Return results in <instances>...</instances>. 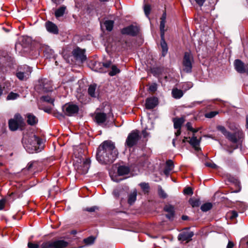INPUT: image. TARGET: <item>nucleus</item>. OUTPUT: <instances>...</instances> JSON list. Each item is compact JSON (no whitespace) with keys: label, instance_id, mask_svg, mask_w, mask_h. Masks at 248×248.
Masks as SVG:
<instances>
[{"label":"nucleus","instance_id":"1","mask_svg":"<svg viewBox=\"0 0 248 248\" xmlns=\"http://www.w3.org/2000/svg\"><path fill=\"white\" fill-rule=\"evenodd\" d=\"M118 151L113 142L110 140L104 141L98 147L96 159L101 164L113 162L117 158Z\"/></svg>","mask_w":248,"mask_h":248},{"label":"nucleus","instance_id":"2","mask_svg":"<svg viewBox=\"0 0 248 248\" xmlns=\"http://www.w3.org/2000/svg\"><path fill=\"white\" fill-rule=\"evenodd\" d=\"M23 141L26 144L27 150L30 153L36 152L42 143V140L35 135L30 136L28 139L24 137Z\"/></svg>","mask_w":248,"mask_h":248},{"label":"nucleus","instance_id":"3","mask_svg":"<svg viewBox=\"0 0 248 248\" xmlns=\"http://www.w3.org/2000/svg\"><path fill=\"white\" fill-rule=\"evenodd\" d=\"M68 243L63 240L49 241L43 243L40 248H65Z\"/></svg>","mask_w":248,"mask_h":248},{"label":"nucleus","instance_id":"4","mask_svg":"<svg viewBox=\"0 0 248 248\" xmlns=\"http://www.w3.org/2000/svg\"><path fill=\"white\" fill-rule=\"evenodd\" d=\"M140 138V132L138 130L132 131L128 135L125 141V144L128 147L135 145Z\"/></svg>","mask_w":248,"mask_h":248},{"label":"nucleus","instance_id":"5","mask_svg":"<svg viewBox=\"0 0 248 248\" xmlns=\"http://www.w3.org/2000/svg\"><path fill=\"white\" fill-rule=\"evenodd\" d=\"M31 69L27 65H24L17 69L16 77L20 80H26L29 78L31 73Z\"/></svg>","mask_w":248,"mask_h":248},{"label":"nucleus","instance_id":"6","mask_svg":"<svg viewBox=\"0 0 248 248\" xmlns=\"http://www.w3.org/2000/svg\"><path fill=\"white\" fill-rule=\"evenodd\" d=\"M193 57L189 52H185L183 61V70L186 73H191L192 71V62Z\"/></svg>","mask_w":248,"mask_h":248},{"label":"nucleus","instance_id":"7","mask_svg":"<svg viewBox=\"0 0 248 248\" xmlns=\"http://www.w3.org/2000/svg\"><path fill=\"white\" fill-rule=\"evenodd\" d=\"M64 114L71 116L78 112L79 108L78 105L73 104H67L63 107Z\"/></svg>","mask_w":248,"mask_h":248},{"label":"nucleus","instance_id":"8","mask_svg":"<svg viewBox=\"0 0 248 248\" xmlns=\"http://www.w3.org/2000/svg\"><path fill=\"white\" fill-rule=\"evenodd\" d=\"M244 137V133L242 130H238L234 133L230 132L227 138L232 143H236L239 142Z\"/></svg>","mask_w":248,"mask_h":248},{"label":"nucleus","instance_id":"9","mask_svg":"<svg viewBox=\"0 0 248 248\" xmlns=\"http://www.w3.org/2000/svg\"><path fill=\"white\" fill-rule=\"evenodd\" d=\"M94 121L99 125H106L105 122L107 120V114L104 112H96L94 114Z\"/></svg>","mask_w":248,"mask_h":248},{"label":"nucleus","instance_id":"10","mask_svg":"<svg viewBox=\"0 0 248 248\" xmlns=\"http://www.w3.org/2000/svg\"><path fill=\"white\" fill-rule=\"evenodd\" d=\"M72 54L77 60L83 62L86 60V56L85 54V50L77 47L72 51Z\"/></svg>","mask_w":248,"mask_h":248},{"label":"nucleus","instance_id":"11","mask_svg":"<svg viewBox=\"0 0 248 248\" xmlns=\"http://www.w3.org/2000/svg\"><path fill=\"white\" fill-rule=\"evenodd\" d=\"M139 32V29L137 26L130 25L123 28L121 30V33L123 34H127L134 36L136 35Z\"/></svg>","mask_w":248,"mask_h":248},{"label":"nucleus","instance_id":"12","mask_svg":"<svg viewBox=\"0 0 248 248\" xmlns=\"http://www.w3.org/2000/svg\"><path fill=\"white\" fill-rule=\"evenodd\" d=\"M21 117L19 114H16L14 119H11L9 121V127L12 131H15L17 129L18 127V123Z\"/></svg>","mask_w":248,"mask_h":248},{"label":"nucleus","instance_id":"13","mask_svg":"<svg viewBox=\"0 0 248 248\" xmlns=\"http://www.w3.org/2000/svg\"><path fill=\"white\" fill-rule=\"evenodd\" d=\"M158 103V101L157 97H151L147 98L145 103L146 108L148 109L154 108L157 105Z\"/></svg>","mask_w":248,"mask_h":248},{"label":"nucleus","instance_id":"14","mask_svg":"<svg viewBox=\"0 0 248 248\" xmlns=\"http://www.w3.org/2000/svg\"><path fill=\"white\" fill-rule=\"evenodd\" d=\"M40 86V89L44 92H48L52 90L51 82L46 79L42 80Z\"/></svg>","mask_w":248,"mask_h":248},{"label":"nucleus","instance_id":"15","mask_svg":"<svg viewBox=\"0 0 248 248\" xmlns=\"http://www.w3.org/2000/svg\"><path fill=\"white\" fill-rule=\"evenodd\" d=\"M193 232L190 231L184 232L180 233L178 235V239L182 241L188 242L191 240V237L193 236Z\"/></svg>","mask_w":248,"mask_h":248},{"label":"nucleus","instance_id":"16","mask_svg":"<svg viewBox=\"0 0 248 248\" xmlns=\"http://www.w3.org/2000/svg\"><path fill=\"white\" fill-rule=\"evenodd\" d=\"M46 27L47 31L54 34H58L59 31L57 26L53 23L50 21H47L46 23Z\"/></svg>","mask_w":248,"mask_h":248},{"label":"nucleus","instance_id":"17","mask_svg":"<svg viewBox=\"0 0 248 248\" xmlns=\"http://www.w3.org/2000/svg\"><path fill=\"white\" fill-rule=\"evenodd\" d=\"M164 210L167 212L168 214L166 215V217L169 219H171L174 216V207L170 204L166 205L164 207Z\"/></svg>","mask_w":248,"mask_h":248},{"label":"nucleus","instance_id":"18","mask_svg":"<svg viewBox=\"0 0 248 248\" xmlns=\"http://www.w3.org/2000/svg\"><path fill=\"white\" fill-rule=\"evenodd\" d=\"M27 122L28 124L31 125H34L38 123L37 118L31 113H28L26 114Z\"/></svg>","mask_w":248,"mask_h":248},{"label":"nucleus","instance_id":"19","mask_svg":"<svg viewBox=\"0 0 248 248\" xmlns=\"http://www.w3.org/2000/svg\"><path fill=\"white\" fill-rule=\"evenodd\" d=\"M189 142L196 151H198L200 150V148L199 147L200 143V140H198L197 137L194 135L191 137Z\"/></svg>","mask_w":248,"mask_h":248},{"label":"nucleus","instance_id":"20","mask_svg":"<svg viewBox=\"0 0 248 248\" xmlns=\"http://www.w3.org/2000/svg\"><path fill=\"white\" fill-rule=\"evenodd\" d=\"M171 94L173 98L178 99H180L183 96L184 93L182 90L175 88L172 90Z\"/></svg>","mask_w":248,"mask_h":248},{"label":"nucleus","instance_id":"21","mask_svg":"<svg viewBox=\"0 0 248 248\" xmlns=\"http://www.w3.org/2000/svg\"><path fill=\"white\" fill-rule=\"evenodd\" d=\"M98 65L99 66H103V67H100L99 69L97 70V71L100 73H104L106 72V70L103 69V68H108V67H111V62L110 61L106 62L101 63L100 62L96 63L95 65Z\"/></svg>","mask_w":248,"mask_h":248},{"label":"nucleus","instance_id":"22","mask_svg":"<svg viewBox=\"0 0 248 248\" xmlns=\"http://www.w3.org/2000/svg\"><path fill=\"white\" fill-rule=\"evenodd\" d=\"M173 168V162L171 160H169L166 162V166L164 170V173L166 175L168 176L170 174V171Z\"/></svg>","mask_w":248,"mask_h":248},{"label":"nucleus","instance_id":"23","mask_svg":"<svg viewBox=\"0 0 248 248\" xmlns=\"http://www.w3.org/2000/svg\"><path fill=\"white\" fill-rule=\"evenodd\" d=\"M130 172V169L125 166H120L118 169V173L119 175L122 176L128 174Z\"/></svg>","mask_w":248,"mask_h":248},{"label":"nucleus","instance_id":"24","mask_svg":"<svg viewBox=\"0 0 248 248\" xmlns=\"http://www.w3.org/2000/svg\"><path fill=\"white\" fill-rule=\"evenodd\" d=\"M160 45L162 48V55L165 56L167 53L168 50L167 44L165 40V36H163V38L161 37Z\"/></svg>","mask_w":248,"mask_h":248},{"label":"nucleus","instance_id":"25","mask_svg":"<svg viewBox=\"0 0 248 248\" xmlns=\"http://www.w3.org/2000/svg\"><path fill=\"white\" fill-rule=\"evenodd\" d=\"M174 128L175 129H181V126L185 122L184 118H174L173 120Z\"/></svg>","mask_w":248,"mask_h":248},{"label":"nucleus","instance_id":"26","mask_svg":"<svg viewBox=\"0 0 248 248\" xmlns=\"http://www.w3.org/2000/svg\"><path fill=\"white\" fill-rule=\"evenodd\" d=\"M91 161L88 158H86L83 160L82 166H81L83 173H86L90 168Z\"/></svg>","mask_w":248,"mask_h":248},{"label":"nucleus","instance_id":"27","mask_svg":"<svg viewBox=\"0 0 248 248\" xmlns=\"http://www.w3.org/2000/svg\"><path fill=\"white\" fill-rule=\"evenodd\" d=\"M137 192L136 190H134L129 194L128 199V203L129 204L132 205L135 202L137 199Z\"/></svg>","mask_w":248,"mask_h":248},{"label":"nucleus","instance_id":"28","mask_svg":"<svg viewBox=\"0 0 248 248\" xmlns=\"http://www.w3.org/2000/svg\"><path fill=\"white\" fill-rule=\"evenodd\" d=\"M66 7L62 5L57 9L55 12V16L56 18L61 17L63 16L66 10Z\"/></svg>","mask_w":248,"mask_h":248},{"label":"nucleus","instance_id":"29","mask_svg":"<svg viewBox=\"0 0 248 248\" xmlns=\"http://www.w3.org/2000/svg\"><path fill=\"white\" fill-rule=\"evenodd\" d=\"M96 84H91L89 86L88 89V94L93 97H95L96 96V92L95 90L96 89Z\"/></svg>","mask_w":248,"mask_h":248},{"label":"nucleus","instance_id":"30","mask_svg":"<svg viewBox=\"0 0 248 248\" xmlns=\"http://www.w3.org/2000/svg\"><path fill=\"white\" fill-rule=\"evenodd\" d=\"M217 129L220 131L222 134L226 138H227L228 136L229 135L230 132L228 131L226 128L222 125H218L217 127Z\"/></svg>","mask_w":248,"mask_h":248},{"label":"nucleus","instance_id":"31","mask_svg":"<svg viewBox=\"0 0 248 248\" xmlns=\"http://www.w3.org/2000/svg\"><path fill=\"white\" fill-rule=\"evenodd\" d=\"M104 25L108 31H111L113 28L114 21L112 20H107L104 22Z\"/></svg>","mask_w":248,"mask_h":248},{"label":"nucleus","instance_id":"32","mask_svg":"<svg viewBox=\"0 0 248 248\" xmlns=\"http://www.w3.org/2000/svg\"><path fill=\"white\" fill-rule=\"evenodd\" d=\"M189 202L193 207H198L201 203L199 199L194 198H191L189 200Z\"/></svg>","mask_w":248,"mask_h":248},{"label":"nucleus","instance_id":"33","mask_svg":"<svg viewBox=\"0 0 248 248\" xmlns=\"http://www.w3.org/2000/svg\"><path fill=\"white\" fill-rule=\"evenodd\" d=\"M120 70L116 66L112 65L111 66V70L109 72L108 74L110 76H114L117 74L119 73Z\"/></svg>","mask_w":248,"mask_h":248},{"label":"nucleus","instance_id":"34","mask_svg":"<svg viewBox=\"0 0 248 248\" xmlns=\"http://www.w3.org/2000/svg\"><path fill=\"white\" fill-rule=\"evenodd\" d=\"M238 216L237 213L235 211H231L226 214V217L230 219H233Z\"/></svg>","mask_w":248,"mask_h":248},{"label":"nucleus","instance_id":"35","mask_svg":"<svg viewBox=\"0 0 248 248\" xmlns=\"http://www.w3.org/2000/svg\"><path fill=\"white\" fill-rule=\"evenodd\" d=\"M165 23L166 22L160 21V37H163L165 36V33L166 31L165 29Z\"/></svg>","mask_w":248,"mask_h":248},{"label":"nucleus","instance_id":"36","mask_svg":"<svg viewBox=\"0 0 248 248\" xmlns=\"http://www.w3.org/2000/svg\"><path fill=\"white\" fill-rule=\"evenodd\" d=\"M192 87V84L191 82H186L182 84L181 86L182 90L184 92L190 89Z\"/></svg>","mask_w":248,"mask_h":248},{"label":"nucleus","instance_id":"37","mask_svg":"<svg viewBox=\"0 0 248 248\" xmlns=\"http://www.w3.org/2000/svg\"><path fill=\"white\" fill-rule=\"evenodd\" d=\"M212 207V203L207 202L203 204L201 207V210L203 212H206L211 209Z\"/></svg>","mask_w":248,"mask_h":248},{"label":"nucleus","instance_id":"38","mask_svg":"<svg viewBox=\"0 0 248 248\" xmlns=\"http://www.w3.org/2000/svg\"><path fill=\"white\" fill-rule=\"evenodd\" d=\"M19 97V95L13 92H11L7 96V100H14Z\"/></svg>","mask_w":248,"mask_h":248},{"label":"nucleus","instance_id":"39","mask_svg":"<svg viewBox=\"0 0 248 248\" xmlns=\"http://www.w3.org/2000/svg\"><path fill=\"white\" fill-rule=\"evenodd\" d=\"M41 99L44 101H45V102H48V103H49L52 105H53V103H54V99L53 98H51L50 97H49V96H43L41 97Z\"/></svg>","mask_w":248,"mask_h":248},{"label":"nucleus","instance_id":"40","mask_svg":"<svg viewBox=\"0 0 248 248\" xmlns=\"http://www.w3.org/2000/svg\"><path fill=\"white\" fill-rule=\"evenodd\" d=\"M94 238L93 236H90L84 239V242L87 245H91L94 243Z\"/></svg>","mask_w":248,"mask_h":248},{"label":"nucleus","instance_id":"41","mask_svg":"<svg viewBox=\"0 0 248 248\" xmlns=\"http://www.w3.org/2000/svg\"><path fill=\"white\" fill-rule=\"evenodd\" d=\"M218 114V112L216 111H211L208 113H206L205 114V117L207 118H212Z\"/></svg>","mask_w":248,"mask_h":248},{"label":"nucleus","instance_id":"42","mask_svg":"<svg viewBox=\"0 0 248 248\" xmlns=\"http://www.w3.org/2000/svg\"><path fill=\"white\" fill-rule=\"evenodd\" d=\"M140 186L141 189L144 191V192H148V189L149 188V184L148 183H141L140 184Z\"/></svg>","mask_w":248,"mask_h":248},{"label":"nucleus","instance_id":"43","mask_svg":"<svg viewBox=\"0 0 248 248\" xmlns=\"http://www.w3.org/2000/svg\"><path fill=\"white\" fill-rule=\"evenodd\" d=\"M151 11V7L149 4H145L144 6V11L145 15L148 16Z\"/></svg>","mask_w":248,"mask_h":248},{"label":"nucleus","instance_id":"44","mask_svg":"<svg viewBox=\"0 0 248 248\" xmlns=\"http://www.w3.org/2000/svg\"><path fill=\"white\" fill-rule=\"evenodd\" d=\"M158 194L160 197L163 199H165L167 197V194L161 188H159L158 190Z\"/></svg>","mask_w":248,"mask_h":248},{"label":"nucleus","instance_id":"45","mask_svg":"<svg viewBox=\"0 0 248 248\" xmlns=\"http://www.w3.org/2000/svg\"><path fill=\"white\" fill-rule=\"evenodd\" d=\"M205 165L206 167L213 169H216L217 168V165L211 162H206Z\"/></svg>","mask_w":248,"mask_h":248},{"label":"nucleus","instance_id":"46","mask_svg":"<svg viewBox=\"0 0 248 248\" xmlns=\"http://www.w3.org/2000/svg\"><path fill=\"white\" fill-rule=\"evenodd\" d=\"M149 90L152 92H155L157 90V84L153 83L149 87Z\"/></svg>","mask_w":248,"mask_h":248},{"label":"nucleus","instance_id":"47","mask_svg":"<svg viewBox=\"0 0 248 248\" xmlns=\"http://www.w3.org/2000/svg\"><path fill=\"white\" fill-rule=\"evenodd\" d=\"M113 194L116 198H118L121 195V190L118 189H115L113 192Z\"/></svg>","mask_w":248,"mask_h":248},{"label":"nucleus","instance_id":"48","mask_svg":"<svg viewBox=\"0 0 248 248\" xmlns=\"http://www.w3.org/2000/svg\"><path fill=\"white\" fill-rule=\"evenodd\" d=\"M184 192L185 194H187V195H190V194H193L192 190L189 187L186 188L185 189H184Z\"/></svg>","mask_w":248,"mask_h":248},{"label":"nucleus","instance_id":"49","mask_svg":"<svg viewBox=\"0 0 248 248\" xmlns=\"http://www.w3.org/2000/svg\"><path fill=\"white\" fill-rule=\"evenodd\" d=\"M28 247L29 248H39V245L37 244H34L31 242H29L28 244Z\"/></svg>","mask_w":248,"mask_h":248},{"label":"nucleus","instance_id":"50","mask_svg":"<svg viewBox=\"0 0 248 248\" xmlns=\"http://www.w3.org/2000/svg\"><path fill=\"white\" fill-rule=\"evenodd\" d=\"M6 202V200L4 199H2L0 200V210H2L5 206V204Z\"/></svg>","mask_w":248,"mask_h":248},{"label":"nucleus","instance_id":"51","mask_svg":"<svg viewBox=\"0 0 248 248\" xmlns=\"http://www.w3.org/2000/svg\"><path fill=\"white\" fill-rule=\"evenodd\" d=\"M96 209H97V207L93 206L91 207L86 208L85 210L89 212H94Z\"/></svg>","mask_w":248,"mask_h":248},{"label":"nucleus","instance_id":"52","mask_svg":"<svg viewBox=\"0 0 248 248\" xmlns=\"http://www.w3.org/2000/svg\"><path fill=\"white\" fill-rule=\"evenodd\" d=\"M229 128H230V129L231 130H233V131H235V130H236V131H237L238 130H239V129H238V126H237L236 125H235V124L230 125L229 126Z\"/></svg>","mask_w":248,"mask_h":248},{"label":"nucleus","instance_id":"53","mask_svg":"<svg viewBox=\"0 0 248 248\" xmlns=\"http://www.w3.org/2000/svg\"><path fill=\"white\" fill-rule=\"evenodd\" d=\"M196 2L200 6H202L203 5L205 0H195Z\"/></svg>","mask_w":248,"mask_h":248},{"label":"nucleus","instance_id":"54","mask_svg":"<svg viewBox=\"0 0 248 248\" xmlns=\"http://www.w3.org/2000/svg\"><path fill=\"white\" fill-rule=\"evenodd\" d=\"M166 17H167V15H166V12H164L163 14H162L161 18H160V21H163V22H166Z\"/></svg>","mask_w":248,"mask_h":248},{"label":"nucleus","instance_id":"55","mask_svg":"<svg viewBox=\"0 0 248 248\" xmlns=\"http://www.w3.org/2000/svg\"><path fill=\"white\" fill-rule=\"evenodd\" d=\"M234 246V244L233 242H232L231 241H229L226 248H233Z\"/></svg>","mask_w":248,"mask_h":248},{"label":"nucleus","instance_id":"56","mask_svg":"<svg viewBox=\"0 0 248 248\" xmlns=\"http://www.w3.org/2000/svg\"><path fill=\"white\" fill-rule=\"evenodd\" d=\"M186 126L187 127V129L189 130V131H191V130H193V128H192V124H191V123H190V122H187L186 124Z\"/></svg>","mask_w":248,"mask_h":248},{"label":"nucleus","instance_id":"57","mask_svg":"<svg viewBox=\"0 0 248 248\" xmlns=\"http://www.w3.org/2000/svg\"><path fill=\"white\" fill-rule=\"evenodd\" d=\"M142 134L143 137L145 138H147L149 135V134L147 132L146 129H144L142 131Z\"/></svg>","mask_w":248,"mask_h":248},{"label":"nucleus","instance_id":"58","mask_svg":"<svg viewBox=\"0 0 248 248\" xmlns=\"http://www.w3.org/2000/svg\"><path fill=\"white\" fill-rule=\"evenodd\" d=\"M56 4H59L64 0H51Z\"/></svg>","mask_w":248,"mask_h":248},{"label":"nucleus","instance_id":"59","mask_svg":"<svg viewBox=\"0 0 248 248\" xmlns=\"http://www.w3.org/2000/svg\"><path fill=\"white\" fill-rule=\"evenodd\" d=\"M181 129H177V131L175 133L176 136H178L181 134Z\"/></svg>","mask_w":248,"mask_h":248},{"label":"nucleus","instance_id":"60","mask_svg":"<svg viewBox=\"0 0 248 248\" xmlns=\"http://www.w3.org/2000/svg\"><path fill=\"white\" fill-rule=\"evenodd\" d=\"M246 128H248V115H247V116H246Z\"/></svg>","mask_w":248,"mask_h":248},{"label":"nucleus","instance_id":"61","mask_svg":"<svg viewBox=\"0 0 248 248\" xmlns=\"http://www.w3.org/2000/svg\"><path fill=\"white\" fill-rule=\"evenodd\" d=\"M182 219L185 220H186L187 218V216H183L182 217Z\"/></svg>","mask_w":248,"mask_h":248},{"label":"nucleus","instance_id":"62","mask_svg":"<svg viewBox=\"0 0 248 248\" xmlns=\"http://www.w3.org/2000/svg\"><path fill=\"white\" fill-rule=\"evenodd\" d=\"M32 164L33 163H31L29 164V166H28V169H30V168H31L32 166Z\"/></svg>","mask_w":248,"mask_h":248},{"label":"nucleus","instance_id":"63","mask_svg":"<svg viewBox=\"0 0 248 248\" xmlns=\"http://www.w3.org/2000/svg\"><path fill=\"white\" fill-rule=\"evenodd\" d=\"M198 131V129H195L193 128V130H191V131L193 132L194 133H196Z\"/></svg>","mask_w":248,"mask_h":248},{"label":"nucleus","instance_id":"64","mask_svg":"<svg viewBox=\"0 0 248 248\" xmlns=\"http://www.w3.org/2000/svg\"><path fill=\"white\" fill-rule=\"evenodd\" d=\"M2 89L1 88V86L0 85V96L2 94Z\"/></svg>","mask_w":248,"mask_h":248}]
</instances>
